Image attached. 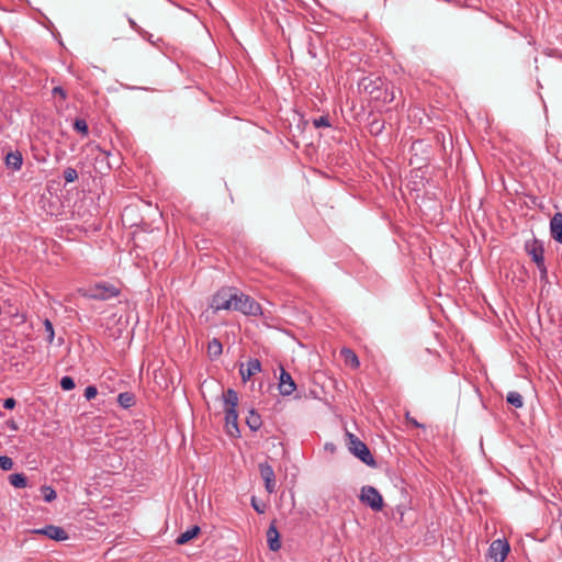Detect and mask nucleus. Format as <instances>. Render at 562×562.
Here are the masks:
<instances>
[{
	"label": "nucleus",
	"instance_id": "nucleus-1",
	"mask_svg": "<svg viewBox=\"0 0 562 562\" xmlns=\"http://www.w3.org/2000/svg\"><path fill=\"white\" fill-rule=\"evenodd\" d=\"M358 88L371 95L375 101H380L384 104L391 103L395 99L393 86H390L384 79L379 76H368L362 78Z\"/></svg>",
	"mask_w": 562,
	"mask_h": 562
},
{
	"label": "nucleus",
	"instance_id": "nucleus-2",
	"mask_svg": "<svg viewBox=\"0 0 562 562\" xmlns=\"http://www.w3.org/2000/svg\"><path fill=\"white\" fill-rule=\"evenodd\" d=\"M223 400L225 403V422L227 434L232 437H237L239 434L238 429V394L235 390L228 389L223 393Z\"/></svg>",
	"mask_w": 562,
	"mask_h": 562
},
{
	"label": "nucleus",
	"instance_id": "nucleus-3",
	"mask_svg": "<svg viewBox=\"0 0 562 562\" xmlns=\"http://www.w3.org/2000/svg\"><path fill=\"white\" fill-rule=\"evenodd\" d=\"M347 438L349 451L364 464L375 467V460L367 445L351 432H347Z\"/></svg>",
	"mask_w": 562,
	"mask_h": 562
},
{
	"label": "nucleus",
	"instance_id": "nucleus-4",
	"mask_svg": "<svg viewBox=\"0 0 562 562\" xmlns=\"http://www.w3.org/2000/svg\"><path fill=\"white\" fill-rule=\"evenodd\" d=\"M119 294L120 290L116 286L105 282H98L90 285L83 295L91 300L106 301L116 297Z\"/></svg>",
	"mask_w": 562,
	"mask_h": 562
},
{
	"label": "nucleus",
	"instance_id": "nucleus-5",
	"mask_svg": "<svg viewBox=\"0 0 562 562\" xmlns=\"http://www.w3.org/2000/svg\"><path fill=\"white\" fill-rule=\"evenodd\" d=\"M233 310L249 316H258L262 314L261 306L258 302L247 294L238 293V291H236Z\"/></svg>",
	"mask_w": 562,
	"mask_h": 562
},
{
	"label": "nucleus",
	"instance_id": "nucleus-6",
	"mask_svg": "<svg viewBox=\"0 0 562 562\" xmlns=\"http://www.w3.org/2000/svg\"><path fill=\"white\" fill-rule=\"evenodd\" d=\"M236 289L222 288L212 297L211 307L214 311L233 310L236 299Z\"/></svg>",
	"mask_w": 562,
	"mask_h": 562
},
{
	"label": "nucleus",
	"instance_id": "nucleus-7",
	"mask_svg": "<svg viewBox=\"0 0 562 562\" xmlns=\"http://www.w3.org/2000/svg\"><path fill=\"white\" fill-rule=\"evenodd\" d=\"M359 499L374 512H380L383 508L382 495L375 487L371 485L361 487Z\"/></svg>",
	"mask_w": 562,
	"mask_h": 562
},
{
	"label": "nucleus",
	"instance_id": "nucleus-8",
	"mask_svg": "<svg viewBox=\"0 0 562 562\" xmlns=\"http://www.w3.org/2000/svg\"><path fill=\"white\" fill-rule=\"evenodd\" d=\"M525 248L527 254L532 258V260L537 265V268L541 273V278L547 277L543 245L539 240L535 239L532 241L526 243Z\"/></svg>",
	"mask_w": 562,
	"mask_h": 562
},
{
	"label": "nucleus",
	"instance_id": "nucleus-9",
	"mask_svg": "<svg viewBox=\"0 0 562 562\" xmlns=\"http://www.w3.org/2000/svg\"><path fill=\"white\" fill-rule=\"evenodd\" d=\"M509 550L510 548L507 540L496 539L490 544L488 557L494 560V562H504Z\"/></svg>",
	"mask_w": 562,
	"mask_h": 562
},
{
	"label": "nucleus",
	"instance_id": "nucleus-10",
	"mask_svg": "<svg viewBox=\"0 0 562 562\" xmlns=\"http://www.w3.org/2000/svg\"><path fill=\"white\" fill-rule=\"evenodd\" d=\"M32 532L36 535L46 536L47 538L56 541H64L69 538L68 533L64 528L55 525H47L44 528L32 530Z\"/></svg>",
	"mask_w": 562,
	"mask_h": 562
},
{
	"label": "nucleus",
	"instance_id": "nucleus-11",
	"mask_svg": "<svg viewBox=\"0 0 562 562\" xmlns=\"http://www.w3.org/2000/svg\"><path fill=\"white\" fill-rule=\"evenodd\" d=\"M259 471L262 480L265 481V487L269 494L276 491L274 471L267 462L259 464Z\"/></svg>",
	"mask_w": 562,
	"mask_h": 562
},
{
	"label": "nucleus",
	"instance_id": "nucleus-12",
	"mask_svg": "<svg viewBox=\"0 0 562 562\" xmlns=\"http://www.w3.org/2000/svg\"><path fill=\"white\" fill-rule=\"evenodd\" d=\"M296 389V384L293 381L291 374L283 368L280 373L279 390L282 395H291Z\"/></svg>",
	"mask_w": 562,
	"mask_h": 562
},
{
	"label": "nucleus",
	"instance_id": "nucleus-13",
	"mask_svg": "<svg viewBox=\"0 0 562 562\" xmlns=\"http://www.w3.org/2000/svg\"><path fill=\"white\" fill-rule=\"evenodd\" d=\"M261 371V362L258 359H250L247 362V368L245 369L243 366L239 370L241 375V380L247 382L252 375Z\"/></svg>",
	"mask_w": 562,
	"mask_h": 562
},
{
	"label": "nucleus",
	"instance_id": "nucleus-14",
	"mask_svg": "<svg viewBox=\"0 0 562 562\" xmlns=\"http://www.w3.org/2000/svg\"><path fill=\"white\" fill-rule=\"evenodd\" d=\"M267 541L271 551H278L281 548L280 533L276 521H272L267 530Z\"/></svg>",
	"mask_w": 562,
	"mask_h": 562
},
{
	"label": "nucleus",
	"instance_id": "nucleus-15",
	"mask_svg": "<svg viewBox=\"0 0 562 562\" xmlns=\"http://www.w3.org/2000/svg\"><path fill=\"white\" fill-rule=\"evenodd\" d=\"M5 167L13 170L19 171L23 165V156L21 151H10L4 157Z\"/></svg>",
	"mask_w": 562,
	"mask_h": 562
},
{
	"label": "nucleus",
	"instance_id": "nucleus-16",
	"mask_svg": "<svg viewBox=\"0 0 562 562\" xmlns=\"http://www.w3.org/2000/svg\"><path fill=\"white\" fill-rule=\"evenodd\" d=\"M551 237L562 244V213H555L550 221Z\"/></svg>",
	"mask_w": 562,
	"mask_h": 562
},
{
	"label": "nucleus",
	"instance_id": "nucleus-17",
	"mask_svg": "<svg viewBox=\"0 0 562 562\" xmlns=\"http://www.w3.org/2000/svg\"><path fill=\"white\" fill-rule=\"evenodd\" d=\"M201 532V529L199 526H192L190 527L188 530H186L184 532L180 533L177 539H176V543L178 546H182V544H186L188 543L190 540H192L193 538H195L199 533Z\"/></svg>",
	"mask_w": 562,
	"mask_h": 562
},
{
	"label": "nucleus",
	"instance_id": "nucleus-18",
	"mask_svg": "<svg viewBox=\"0 0 562 562\" xmlns=\"http://www.w3.org/2000/svg\"><path fill=\"white\" fill-rule=\"evenodd\" d=\"M246 424L250 430H258L262 425L260 415L255 409H250L246 417Z\"/></svg>",
	"mask_w": 562,
	"mask_h": 562
},
{
	"label": "nucleus",
	"instance_id": "nucleus-19",
	"mask_svg": "<svg viewBox=\"0 0 562 562\" xmlns=\"http://www.w3.org/2000/svg\"><path fill=\"white\" fill-rule=\"evenodd\" d=\"M117 403L122 408H130L135 405V395L132 392H122L117 395Z\"/></svg>",
	"mask_w": 562,
	"mask_h": 562
},
{
	"label": "nucleus",
	"instance_id": "nucleus-20",
	"mask_svg": "<svg viewBox=\"0 0 562 562\" xmlns=\"http://www.w3.org/2000/svg\"><path fill=\"white\" fill-rule=\"evenodd\" d=\"M385 128V122L382 119L373 117L368 124V131L371 135L378 136L382 134Z\"/></svg>",
	"mask_w": 562,
	"mask_h": 562
},
{
	"label": "nucleus",
	"instance_id": "nucleus-21",
	"mask_svg": "<svg viewBox=\"0 0 562 562\" xmlns=\"http://www.w3.org/2000/svg\"><path fill=\"white\" fill-rule=\"evenodd\" d=\"M9 482L16 488H24L27 486V477L23 473L10 474Z\"/></svg>",
	"mask_w": 562,
	"mask_h": 562
},
{
	"label": "nucleus",
	"instance_id": "nucleus-22",
	"mask_svg": "<svg viewBox=\"0 0 562 562\" xmlns=\"http://www.w3.org/2000/svg\"><path fill=\"white\" fill-rule=\"evenodd\" d=\"M341 355L344 356L346 363L350 364L352 368H358L360 366L359 358L352 350L345 348L341 350Z\"/></svg>",
	"mask_w": 562,
	"mask_h": 562
},
{
	"label": "nucleus",
	"instance_id": "nucleus-23",
	"mask_svg": "<svg viewBox=\"0 0 562 562\" xmlns=\"http://www.w3.org/2000/svg\"><path fill=\"white\" fill-rule=\"evenodd\" d=\"M207 351L212 358L218 357L223 351V346H222L221 341L217 338H213L209 342Z\"/></svg>",
	"mask_w": 562,
	"mask_h": 562
},
{
	"label": "nucleus",
	"instance_id": "nucleus-24",
	"mask_svg": "<svg viewBox=\"0 0 562 562\" xmlns=\"http://www.w3.org/2000/svg\"><path fill=\"white\" fill-rule=\"evenodd\" d=\"M506 402L516 408H520L524 405L522 396L516 391L508 392Z\"/></svg>",
	"mask_w": 562,
	"mask_h": 562
},
{
	"label": "nucleus",
	"instance_id": "nucleus-25",
	"mask_svg": "<svg viewBox=\"0 0 562 562\" xmlns=\"http://www.w3.org/2000/svg\"><path fill=\"white\" fill-rule=\"evenodd\" d=\"M41 493H42L43 499L47 503L53 502L57 497L56 491L52 486H48V485H43L41 487Z\"/></svg>",
	"mask_w": 562,
	"mask_h": 562
},
{
	"label": "nucleus",
	"instance_id": "nucleus-26",
	"mask_svg": "<svg viewBox=\"0 0 562 562\" xmlns=\"http://www.w3.org/2000/svg\"><path fill=\"white\" fill-rule=\"evenodd\" d=\"M72 126L74 130L82 136H87L89 134L88 124L85 119H76Z\"/></svg>",
	"mask_w": 562,
	"mask_h": 562
},
{
	"label": "nucleus",
	"instance_id": "nucleus-27",
	"mask_svg": "<svg viewBox=\"0 0 562 562\" xmlns=\"http://www.w3.org/2000/svg\"><path fill=\"white\" fill-rule=\"evenodd\" d=\"M43 324H44L45 333L47 335L46 340L48 344H53L54 338H55L54 326L48 318H46Z\"/></svg>",
	"mask_w": 562,
	"mask_h": 562
},
{
	"label": "nucleus",
	"instance_id": "nucleus-28",
	"mask_svg": "<svg viewBox=\"0 0 562 562\" xmlns=\"http://www.w3.org/2000/svg\"><path fill=\"white\" fill-rule=\"evenodd\" d=\"M64 179L67 183H71L78 179V172L75 168L68 167L64 170Z\"/></svg>",
	"mask_w": 562,
	"mask_h": 562
},
{
	"label": "nucleus",
	"instance_id": "nucleus-29",
	"mask_svg": "<svg viewBox=\"0 0 562 562\" xmlns=\"http://www.w3.org/2000/svg\"><path fill=\"white\" fill-rule=\"evenodd\" d=\"M76 386V383H75V380L69 376V375H65L61 378L60 380V387L64 390V391H70L72 389H75Z\"/></svg>",
	"mask_w": 562,
	"mask_h": 562
},
{
	"label": "nucleus",
	"instance_id": "nucleus-30",
	"mask_svg": "<svg viewBox=\"0 0 562 562\" xmlns=\"http://www.w3.org/2000/svg\"><path fill=\"white\" fill-rule=\"evenodd\" d=\"M13 468V461L8 456H0V469L3 471H10Z\"/></svg>",
	"mask_w": 562,
	"mask_h": 562
},
{
	"label": "nucleus",
	"instance_id": "nucleus-31",
	"mask_svg": "<svg viewBox=\"0 0 562 562\" xmlns=\"http://www.w3.org/2000/svg\"><path fill=\"white\" fill-rule=\"evenodd\" d=\"M98 394V390L94 385H89L85 389V397L87 401H91L92 398H94Z\"/></svg>",
	"mask_w": 562,
	"mask_h": 562
},
{
	"label": "nucleus",
	"instance_id": "nucleus-32",
	"mask_svg": "<svg viewBox=\"0 0 562 562\" xmlns=\"http://www.w3.org/2000/svg\"><path fill=\"white\" fill-rule=\"evenodd\" d=\"M315 127H328L330 126L329 120L327 116H319L313 121Z\"/></svg>",
	"mask_w": 562,
	"mask_h": 562
},
{
	"label": "nucleus",
	"instance_id": "nucleus-33",
	"mask_svg": "<svg viewBox=\"0 0 562 562\" xmlns=\"http://www.w3.org/2000/svg\"><path fill=\"white\" fill-rule=\"evenodd\" d=\"M251 506L258 514H263L266 512V505L263 503H259L255 496L251 497Z\"/></svg>",
	"mask_w": 562,
	"mask_h": 562
},
{
	"label": "nucleus",
	"instance_id": "nucleus-34",
	"mask_svg": "<svg viewBox=\"0 0 562 562\" xmlns=\"http://www.w3.org/2000/svg\"><path fill=\"white\" fill-rule=\"evenodd\" d=\"M16 405V401L13 397H8L3 401V408L13 409Z\"/></svg>",
	"mask_w": 562,
	"mask_h": 562
},
{
	"label": "nucleus",
	"instance_id": "nucleus-35",
	"mask_svg": "<svg viewBox=\"0 0 562 562\" xmlns=\"http://www.w3.org/2000/svg\"><path fill=\"white\" fill-rule=\"evenodd\" d=\"M53 94L54 95H59L63 100H65L67 98V92L61 87H55L53 89Z\"/></svg>",
	"mask_w": 562,
	"mask_h": 562
},
{
	"label": "nucleus",
	"instance_id": "nucleus-36",
	"mask_svg": "<svg viewBox=\"0 0 562 562\" xmlns=\"http://www.w3.org/2000/svg\"><path fill=\"white\" fill-rule=\"evenodd\" d=\"M128 24L131 25V27H132L134 31H136V32H138L139 34H142L143 30L140 29V26H139V25H138V24H137V23H136L132 18H130V19H128Z\"/></svg>",
	"mask_w": 562,
	"mask_h": 562
},
{
	"label": "nucleus",
	"instance_id": "nucleus-37",
	"mask_svg": "<svg viewBox=\"0 0 562 562\" xmlns=\"http://www.w3.org/2000/svg\"><path fill=\"white\" fill-rule=\"evenodd\" d=\"M406 419L408 420V423H411L412 425H414L415 427L417 428H424V425L419 424L415 418L413 417H409L408 414H406Z\"/></svg>",
	"mask_w": 562,
	"mask_h": 562
},
{
	"label": "nucleus",
	"instance_id": "nucleus-38",
	"mask_svg": "<svg viewBox=\"0 0 562 562\" xmlns=\"http://www.w3.org/2000/svg\"><path fill=\"white\" fill-rule=\"evenodd\" d=\"M108 157H109V153L100 151V155L97 157V160L100 162H103V161L108 160Z\"/></svg>",
	"mask_w": 562,
	"mask_h": 562
},
{
	"label": "nucleus",
	"instance_id": "nucleus-39",
	"mask_svg": "<svg viewBox=\"0 0 562 562\" xmlns=\"http://www.w3.org/2000/svg\"><path fill=\"white\" fill-rule=\"evenodd\" d=\"M10 428L13 429V430H16L18 429L16 424L14 422H12L10 424Z\"/></svg>",
	"mask_w": 562,
	"mask_h": 562
},
{
	"label": "nucleus",
	"instance_id": "nucleus-40",
	"mask_svg": "<svg viewBox=\"0 0 562 562\" xmlns=\"http://www.w3.org/2000/svg\"><path fill=\"white\" fill-rule=\"evenodd\" d=\"M111 169H112V167H111L110 162H109V161H106L105 170H106V171H109V170H111Z\"/></svg>",
	"mask_w": 562,
	"mask_h": 562
}]
</instances>
